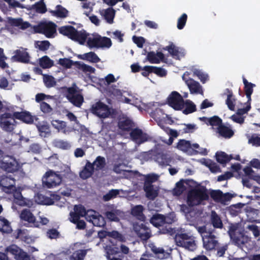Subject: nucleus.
Segmentation results:
<instances>
[{
    "label": "nucleus",
    "mask_w": 260,
    "mask_h": 260,
    "mask_svg": "<svg viewBox=\"0 0 260 260\" xmlns=\"http://www.w3.org/2000/svg\"><path fill=\"white\" fill-rule=\"evenodd\" d=\"M217 132L221 137L228 139L231 138L234 135V132L232 128L222 124L217 127Z\"/></svg>",
    "instance_id": "a878e982"
},
{
    "label": "nucleus",
    "mask_w": 260,
    "mask_h": 260,
    "mask_svg": "<svg viewBox=\"0 0 260 260\" xmlns=\"http://www.w3.org/2000/svg\"><path fill=\"white\" fill-rule=\"evenodd\" d=\"M158 179V176L155 174L147 175L145 179L144 186L153 185L152 183L155 182Z\"/></svg>",
    "instance_id": "e2e57ef3"
},
{
    "label": "nucleus",
    "mask_w": 260,
    "mask_h": 260,
    "mask_svg": "<svg viewBox=\"0 0 260 260\" xmlns=\"http://www.w3.org/2000/svg\"><path fill=\"white\" fill-rule=\"evenodd\" d=\"M59 34L67 37L71 40L84 45L88 34L84 29L78 31L72 25H65L58 28Z\"/></svg>",
    "instance_id": "f03ea898"
},
{
    "label": "nucleus",
    "mask_w": 260,
    "mask_h": 260,
    "mask_svg": "<svg viewBox=\"0 0 260 260\" xmlns=\"http://www.w3.org/2000/svg\"><path fill=\"white\" fill-rule=\"evenodd\" d=\"M38 48L43 51L48 50L50 47V43L48 41H38L37 42Z\"/></svg>",
    "instance_id": "774afa93"
},
{
    "label": "nucleus",
    "mask_w": 260,
    "mask_h": 260,
    "mask_svg": "<svg viewBox=\"0 0 260 260\" xmlns=\"http://www.w3.org/2000/svg\"><path fill=\"white\" fill-rule=\"evenodd\" d=\"M79 69L82 70L83 72L94 73L95 69L91 66L86 64L85 63H79Z\"/></svg>",
    "instance_id": "69168bd1"
},
{
    "label": "nucleus",
    "mask_w": 260,
    "mask_h": 260,
    "mask_svg": "<svg viewBox=\"0 0 260 260\" xmlns=\"http://www.w3.org/2000/svg\"><path fill=\"white\" fill-rule=\"evenodd\" d=\"M78 57L81 59L88 61L93 63H98L100 61V58L94 52H89L82 55H79Z\"/></svg>",
    "instance_id": "cd10ccee"
},
{
    "label": "nucleus",
    "mask_w": 260,
    "mask_h": 260,
    "mask_svg": "<svg viewBox=\"0 0 260 260\" xmlns=\"http://www.w3.org/2000/svg\"><path fill=\"white\" fill-rule=\"evenodd\" d=\"M229 234L235 244L238 246H241L248 243L250 238L245 235L243 232L238 231L235 226H231Z\"/></svg>",
    "instance_id": "1a4fd4ad"
},
{
    "label": "nucleus",
    "mask_w": 260,
    "mask_h": 260,
    "mask_svg": "<svg viewBox=\"0 0 260 260\" xmlns=\"http://www.w3.org/2000/svg\"><path fill=\"white\" fill-rule=\"evenodd\" d=\"M40 66L43 69H48L53 66V61L48 56H44L40 59Z\"/></svg>",
    "instance_id": "c03bdc74"
},
{
    "label": "nucleus",
    "mask_w": 260,
    "mask_h": 260,
    "mask_svg": "<svg viewBox=\"0 0 260 260\" xmlns=\"http://www.w3.org/2000/svg\"><path fill=\"white\" fill-rule=\"evenodd\" d=\"M12 59L16 62L27 63L29 61V55L25 50L17 49L15 51Z\"/></svg>",
    "instance_id": "aec40b11"
},
{
    "label": "nucleus",
    "mask_w": 260,
    "mask_h": 260,
    "mask_svg": "<svg viewBox=\"0 0 260 260\" xmlns=\"http://www.w3.org/2000/svg\"><path fill=\"white\" fill-rule=\"evenodd\" d=\"M133 229L137 236L142 240L147 241L151 236V230L145 224L136 223Z\"/></svg>",
    "instance_id": "2eb2a0df"
},
{
    "label": "nucleus",
    "mask_w": 260,
    "mask_h": 260,
    "mask_svg": "<svg viewBox=\"0 0 260 260\" xmlns=\"http://www.w3.org/2000/svg\"><path fill=\"white\" fill-rule=\"evenodd\" d=\"M119 193V191L117 189H111L107 193L103 196V199L105 201H109L112 199L117 197Z\"/></svg>",
    "instance_id": "13d9d810"
},
{
    "label": "nucleus",
    "mask_w": 260,
    "mask_h": 260,
    "mask_svg": "<svg viewBox=\"0 0 260 260\" xmlns=\"http://www.w3.org/2000/svg\"><path fill=\"white\" fill-rule=\"evenodd\" d=\"M209 199L207 189L205 187L200 188H193L190 190L187 197V203L188 206L193 207L202 203L204 201Z\"/></svg>",
    "instance_id": "7ed1b4c3"
},
{
    "label": "nucleus",
    "mask_w": 260,
    "mask_h": 260,
    "mask_svg": "<svg viewBox=\"0 0 260 260\" xmlns=\"http://www.w3.org/2000/svg\"><path fill=\"white\" fill-rule=\"evenodd\" d=\"M164 219L165 215L156 214L152 216L150 221L154 226L159 228L161 233L170 234L172 229L170 227L168 228L167 226H164Z\"/></svg>",
    "instance_id": "f8f14e48"
},
{
    "label": "nucleus",
    "mask_w": 260,
    "mask_h": 260,
    "mask_svg": "<svg viewBox=\"0 0 260 260\" xmlns=\"http://www.w3.org/2000/svg\"><path fill=\"white\" fill-rule=\"evenodd\" d=\"M57 25L53 22H41L34 27L37 33L44 35L48 38H53L56 35Z\"/></svg>",
    "instance_id": "39448f33"
},
{
    "label": "nucleus",
    "mask_w": 260,
    "mask_h": 260,
    "mask_svg": "<svg viewBox=\"0 0 260 260\" xmlns=\"http://www.w3.org/2000/svg\"><path fill=\"white\" fill-rule=\"evenodd\" d=\"M37 127L41 137H47L50 135V127L47 123L39 124L37 125Z\"/></svg>",
    "instance_id": "a19ab883"
},
{
    "label": "nucleus",
    "mask_w": 260,
    "mask_h": 260,
    "mask_svg": "<svg viewBox=\"0 0 260 260\" xmlns=\"http://www.w3.org/2000/svg\"><path fill=\"white\" fill-rule=\"evenodd\" d=\"M21 165L13 157L7 156L0 160V168L8 173L17 172Z\"/></svg>",
    "instance_id": "6e6552de"
},
{
    "label": "nucleus",
    "mask_w": 260,
    "mask_h": 260,
    "mask_svg": "<svg viewBox=\"0 0 260 260\" xmlns=\"http://www.w3.org/2000/svg\"><path fill=\"white\" fill-rule=\"evenodd\" d=\"M15 179L10 176L2 175L0 177V186L3 191L7 193H12L15 189Z\"/></svg>",
    "instance_id": "ddd939ff"
},
{
    "label": "nucleus",
    "mask_w": 260,
    "mask_h": 260,
    "mask_svg": "<svg viewBox=\"0 0 260 260\" xmlns=\"http://www.w3.org/2000/svg\"><path fill=\"white\" fill-rule=\"evenodd\" d=\"M50 12L53 16L60 18H65L68 14V11L60 5L56 6L55 10L51 11Z\"/></svg>",
    "instance_id": "473e14b6"
},
{
    "label": "nucleus",
    "mask_w": 260,
    "mask_h": 260,
    "mask_svg": "<svg viewBox=\"0 0 260 260\" xmlns=\"http://www.w3.org/2000/svg\"><path fill=\"white\" fill-rule=\"evenodd\" d=\"M91 112L101 118H106L114 114L115 110L110 108L106 104L99 101L93 104L90 108Z\"/></svg>",
    "instance_id": "423d86ee"
},
{
    "label": "nucleus",
    "mask_w": 260,
    "mask_h": 260,
    "mask_svg": "<svg viewBox=\"0 0 260 260\" xmlns=\"http://www.w3.org/2000/svg\"><path fill=\"white\" fill-rule=\"evenodd\" d=\"M43 81L46 86L48 88L53 87L56 84L55 78L51 75H45L43 77Z\"/></svg>",
    "instance_id": "603ef678"
},
{
    "label": "nucleus",
    "mask_w": 260,
    "mask_h": 260,
    "mask_svg": "<svg viewBox=\"0 0 260 260\" xmlns=\"http://www.w3.org/2000/svg\"><path fill=\"white\" fill-rule=\"evenodd\" d=\"M69 101L74 106L77 107H80L84 102V98L82 94L77 93L68 98Z\"/></svg>",
    "instance_id": "c9c22d12"
},
{
    "label": "nucleus",
    "mask_w": 260,
    "mask_h": 260,
    "mask_svg": "<svg viewBox=\"0 0 260 260\" xmlns=\"http://www.w3.org/2000/svg\"><path fill=\"white\" fill-rule=\"evenodd\" d=\"M146 59L151 63H159L160 61L166 62L167 60L161 52L155 53L153 51L148 52Z\"/></svg>",
    "instance_id": "dca6fc26"
},
{
    "label": "nucleus",
    "mask_w": 260,
    "mask_h": 260,
    "mask_svg": "<svg viewBox=\"0 0 260 260\" xmlns=\"http://www.w3.org/2000/svg\"><path fill=\"white\" fill-rule=\"evenodd\" d=\"M20 217L21 220L27 221L29 223H33L36 227H39V224L36 221V217L28 209L22 210L20 214Z\"/></svg>",
    "instance_id": "a211bd4d"
},
{
    "label": "nucleus",
    "mask_w": 260,
    "mask_h": 260,
    "mask_svg": "<svg viewBox=\"0 0 260 260\" xmlns=\"http://www.w3.org/2000/svg\"><path fill=\"white\" fill-rule=\"evenodd\" d=\"M143 189L148 200L153 201L158 196L159 189L158 187H154L153 185L144 186Z\"/></svg>",
    "instance_id": "4be33fe9"
},
{
    "label": "nucleus",
    "mask_w": 260,
    "mask_h": 260,
    "mask_svg": "<svg viewBox=\"0 0 260 260\" xmlns=\"http://www.w3.org/2000/svg\"><path fill=\"white\" fill-rule=\"evenodd\" d=\"M224 94H227V99L226 100V104L228 106L229 109L231 111H235L234 102L235 100L233 99V93L231 90L229 88H226L225 90Z\"/></svg>",
    "instance_id": "72a5a7b5"
},
{
    "label": "nucleus",
    "mask_w": 260,
    "mask_h": 260,
    "mask_svg": "<svg viewBox=\"0 0 260 260\" xmlns=\"http://www.w3.org/2000/svg\"><path fill=\"white\" fill-rule=\"evenodd\" d=\"M13 114L9 113L3 114L0 118V125L5 131L11 132L14 129V126L16 122Z\"/></svg>",
    "instance_id": "4468645a"
},
{
    "label": "nucleus",
    "mask_w": 260,
    "mask_h": 260,
    "mask_svg": "<svg viewBox=\"0 0 260 260\" xmlns=\"http://www.w3.org/2000/svg\"><path fill=\"white\" fill-rule=\"evenodd\" d=\"M109 237L112 238L120 242L125 241L124 236L117 231L113 230L111 232H109Z\"/></svg>",
    "instance_id": "5fc2aeb1"
},
{
    "label": "nucleus",
    "mask_w": 260,
    "mask_h": 260,
    "mask_svg": "<svg viewBox=\"0 0 260 260\" xmlns=\"http://www.w3.org/2000/svg\"><path fill=\"white\" fill-rule=\"evenodd\" d=\"M177 148L180 150L186 152L191 148V144L189 141L184 139L180 140L177 143Z\"/></svg>",
    "instance_id": "49530a36"
},
{
    "label": "nucleus",
    "mask_w": 260,
    "mask_h": 260,
    "mask_svg": "<svg viewBox=\"0 0 260 260\" xmlns=\"http://www.w3.org/2000/svg\"><path fill=\"white\" fill-rule=\"evenodd\" d=\"M237 196V194L235 193H231L230 192L223 193L222 192V198L221 204L226 205V202L230 201L233 198Z\"/></svg>",
    "instance_id": "680f3d73"
},
{
    "label": "nucleus",
    "mask_w": 260,
    "mask_h": 260,
    "mask_svg": "<svg viewBox=\"0 0 260 260\" xmlns=\"http://www.w3.org/2000/svg\"><path fill=\"white\" fill-rule=\"evenodd\" d=\"M90 221L94 226L104 227L106 224L105 218L101 215H92L91 217Z\"/></svg>",
    "instance_id": "ea45409f"
},
{
    "label": "nucleus",
    "mask_w": 260,
    "mask_h": 260,
    "mask_svg": "<svg viewBox=\"0 0 260 260\" xmlns=\"http://www.w3.org/2000/svg\"><path fill=\"white\" fill-rule=\"evenodd\" d=\"M101 14L108 23H113L115 14V11L113 8H109L104 10Z\"/></svg>",
    "instance_id": "c756f323"
},
{
    "label": "nucleus",
    "mask_w": 260,
    "mask_h": 260,
    "mask_svg": "<svg viewBox=\"0 0 260 260\" xmlns=\"http://www.w3.org/2000/svg\"><path fill=\"white\" fill-rule=\"evenodd\" d=\"M185 109L183 110V113L187 115L192 113L197 110L196 106L190 100H186L184 102Z\"/></svg>",
    "instance_id": "79ce46f5"
},
{
    "label": "nucleus",
    "mask_w": 260,
    "mask_h": 260,
    "mask_svg": "<svg viewBox=\"0 0 260 260\" xmlns=\"http://www.w3.org/2000/svg\"><path fill=\"white\" fill-rule=\"evenodd\" d=\"M86 254L84 250H77L70 256V260H83Z\"/></svg>",
    "instance_id": "3c124183"
},
{
    "label": "nucleus",
    "mask_w": 260,
    "mask_h": 260,
    "mask_svg": "<svg viewBox=\"0 0 260 260\" xmlns=\"http://www.w3.org/2000/svg\"><path fill=\"white\" fill-rule=\"evenodd\" d=\"M94 167L89 160H87L85 166L79 173V176L82 179H86L90 178L94 173Z\"/></svg>",
    "instance_id": "412c9836"
},
{
    "label": "nucleus",
    "mask_w": 260,
    "mask_h": 260,
    "mask_svg": "<svg viewBox=\"0 0 260 260\" xmlns=\"http://www.w3.org/2000/svg\"><path fill=\"white\" fill-rule=\"evenodd\" d=\"M0 231L6 233H10L12 231L9 221L2 216H0Z\"/></svg>",
    "instance_id": "58836bf2"
},
{
    "label": "nucleus",
    "mask_w": 260,
    "mask_h": 260,
    "mask_svg": "<svg viewBox=\"0 0 260 260\" xmlns=\"http://www.w3.org/2000/svg\"><path fill=\"white\" fill-rule=\"evenodd\" d=\"M243 82L244 85V91L247 98L248 99V102H250L251 101V95L253 91V87L255 86L254 84L251 82H248V81L243 77Z\"/></svg>",
    "instance_id": "c85d7f7f"
},
{
    "label": "nucleus",
    "mask_w": 260,
    "mask_h": 260,
    "mask_svg": "<svg viewBox=\"0 0 260 260\" xmlns=\"http://www.w3.org/2000/svg\"><path fill=\"white\" fill-rule=\"evenodd\" d=\"M188 83L187 85L189 89L190 93H200L202 87L200 83L196 81L193 79L188 81Z\"/></svg>",
    "instance_id": "4c0bfd02"
},
{
    "label": "nucleus",
    "mask_w": 260,
    "mask_h": 260,
    "mask_svg": "<svg viewBox=\"0 0 260 260\" xmlns=\"http://www.w3.org/2000/svg\"><path fill=\"white\" fill-rule=\"evenodd\" d=\"M174 239L178 246L182 247L190 251H193L197 249L194 238L186 233L177 234Z\"/></svg>",
    "instance_id": "20e7f679"
},
{
    "label": "nucleus",
    "mask_w": 260,
    "mask_h": 260,
    "mask_svg": "<svg viewBox=\"0 0 260 260\" xmlns=\"http://www.w3.org/2000/svg\"><path fill=\"white\" fill-rule=\"evenodd\" d=\"M52 144L54 147L63 150H68L71 147V145L69 142L60 139L54 140Z\"/></svg>",
    "instance_id": "e433bc0d"
},
{
    "label": "nucleus",
    "mask_w": 260,
    "mask_h": 260,
    "mask_svg": "<svg viewBox=\"0 0 260 260\" xmlns=\"http://www.w3.org/2000/svg\"><path fill=\"white\" fill-rule=\"evenodd\" d=\"M217 161L221 164L225 165L230 161L233 157L232 155H229L224 152H217L215 154Z\"/></svg>",
    "instance_id": "7c9ffc66"
},
{
    "label": "nucleus",
    "mask_w": 260,
    "mask_h": 260,
    "mask_svg": "<svg viewBox=\"0 0 260 260\" xmlns=\"http://www.w3.org/2000/svg\"><path fill=\"white\" fill-rule=\"evenodd\" d=\"M91 164H93L94 167H95L94 170L96 171L102 170L106 165V159L103 156H98Z\"/></svg>",
    "instance_id": "f704fd0d"
},
{
    "label": "nucleus",
    "mask_w": 260,
    "mask_h": 260,
    "mask_svg": "<svg viewBox=\"0 0 260 260\" xmlns=\"http://www.w3.org/2000/svg\"><path fill=\"white\" fill-rule=\"evenodd\" d=\"M100 42L99 36L97 37L88 38L87 41L88 46L90 48H99V43Z\"/></svg>",
    "instance_id": "bf43d9fd"
},
{
    "label": "nucleus",
    "mask_w": 260,
    "mask_h": 260,
    "mask_svg": "<svg viewBox=\"0 0 260 260\" xmlns=\"http://www.w3.org/2000/svg\"><path fill=\"white\" fill-rule=\"evenodd\" d=\"M62 178L52 170L45 173L42 178L43 186L47 188H52L59 186L62 182Z\"/></svg>",
    "instance_id": "0eeeda50"
},
{
    "label": "nucleus",
    "mask_w": 260,
    "mask_h": 260,
    "mask_svg": "<svg viewBox=\"0 0 260 260\" xmlns=\"http://www.w3.org/2000/svg\"><path fill=\"white\" fill-rule=\"evenodd\" d=\"M222 191L220 190H212L210 192L211 198L216 202L221 203Z\"/></svg>",
    "instance_id": "864d4df0"
},
{
    "label": "nucleus",
    "mask_w": 260,
    "mask_h": 260,
    "mask_svg": "<svg viewBox=\"0 0 260 260\" xmlns=\"http://www.w3.org/2000/svg\"><path fill=\"white\" fill-rule=\"evenodd\" d=\"M13 117L27 124H31L34 122V117L28 111L15 112Z\"/></svg>",
    "instance_id": "6ab92c4d"
},
{
    "label": "nucleus",
    "mask_w": 260,
    "mask_h": 260,
    "mask_svg": "<svg viewBox=\"0 0 260 260\" xmlns=\"http://www.w3.org/2000/svg\"><path fill=\"white\" fill-rule=\"evenodd\" d=\"M193 75L197 76L203 83H205L208 80V76L204 74L202 71L199 69H195L193 71Z\"/></svg>",
    "instance_id": "4d7b16f0"
},
{
    "label": "nucleus",
    "mask_w": 260,
    "mask_h": 260,
    "mask_svg": "<svg viewBox=\"0 0 260 260\" xmlns=\"http://www.w3.org/2000/svg\"><path fill=\"white\" fill-rule=\"evenodd\" d=\"M40 109L41 111L45 114L50 113L53 110L52 108L45 102H42L40 103Z\"/></svg>",
    "instance_id": "338daca9"
},
{
    "label": "nucleus",
    "mask_w": 260,
    "mask_h": 260,
    "mask_svg": "<svg viewBox=\"0 0 260 260\" xmlns=\"http://www.w3.org/2000/svg\"><path fill=\"white\" fill-rule=\"evenodd\" d=\"M198 232L201 234L203 244V247L207 251L216 250L219 248L220 243L218 237L214 235V229H208L206 226H199Z\"/></svg>",
    "instance_id": "f257e3e1"
},
{
    "label": "nucleus",
    "mask_w": 260,
    "mask_h": 260,
    "mask_svg": "<svg viewBox=\"0 0 260 260\" xmlns=\"http://www.w3.org/2000/svg\"><path fill=\"white\" fill-rule=\"evenodd\" d=\"M163 50L168 51L171 56L177 59H180V55L181 56L184 55L183 53L179 51V48L176 47L173 43H171L169 46L163 48Z\"/></svg>",
    "instance_id": "393cba45"
},
{
    "label": "nucleus",
    "mask_w": 260,
    "mask_h": 260,
    "mask_svg": "<svg viewBox=\"0 0 260 260\" xmlns=\"http://www.w3.org/2000/svg\"><path fill=\"white\" fill-rule=\"evenodd\" d=\"M211 223L215 229H222L223 223L220 216L214 211L211 212Z\"/></svg>",
    "instance_id": "bb28decb"
},
{
    "label": "nucleus",
    "mask_w": 260,
    "mask_h": 260,
    "mask_svg": "<svg viewBox=\"0 0 260 260\" xmlns=\"http://www.w3.org/2000/svg\"><path fill=\"white\" fill-rule=\"evenodd\" d=\"M32 8L39 13L43 14L47 11L46 6L43 0L36 3L32 5Z\"/></svg>",
    "instance_id": "a18cd8bd"
},
{
    "label": "nucleus",
    "mask_w": 260,
    "mask_h": 260,
    "mask_svg": "<svg viewBox=\"0 0 260 260\" xmlns=\"http://www.w3.org/2000/svg\"><path fill=\"white\" fill-rule=\"evenodd\" d=\"M207 119L206 123L211 126H218L222 124V119L217 116H214L212 117L207 118L203 117Z\"/></svg>",
    "instance_id": "09e8293b"
},
{
    "label": "nucleus",
    "mask_w": 260,
    "mask_h": 260,
    "mask_svg": "<svg viewBox=\"0 0 260 260\" xmlns=\"http://www.w3.org/2000/svg\"><path fill=\"white\" fill-rule=\"evenodd\" d=\"M58 63L62 66L63 67H64L67 69H70L71 68L73 64V61L72 60L67 58H60L58 60Z\"/></svg>",
    "instance_id": "0e129e2a"
},
{
    "label": "nucleus",
    "mask_w": 260,
    "mask_h": 260,
    "mask_svg": "<svg viewBox=\"0 0 260 260\" xmlns=\"http://www.w3.org/2000/svg\"><path fill=\"white\" fill-rule=\"evenodd\" d=\"M52 126L57 129L58 131H65L67 126L66 122L63 121L58 120H53L51 121Z\"/></svg>",
    "instance_id": "8fccbe9b"
},
{
    "label": "nucleus",
    "mask_w": 260,
    "mask_h": 260,
    "mask_svg": "<svg viewBox=\"0 0 260 260\" xmlns=\"http://www.w3.org/2000/svg\"><path fill=\"white\" fill-rule=\"evenodd\" d=\"M183 181L184 179H181L176 183L175 187L173 189L174 196H180L186 190V187L183 183Z\"/></svg>",
    "instance_id": "2f4dec72"
},
{
    "label": "nucleus",
    "mask_w": 260,
    "mask_h": 260,
    "mask_svg": "<svg viewBox=\"0 0 260 260\" xmlns=\"http://www.w3.org/2000/svg\"><path fill=\"white\" fill-rule=\"evenodd\" d=\"M119 129L123 132H129L134 126L133 121L128 118L120 119L117 123Z\"/></svg>",
    "instance_id": "5701e85b"
},
{
    "label": "nucleus",
    "mask_w": 260,
    "mask_h": 260,
    "mask_svg": "<svg viewBox=\"0 0 260 260\" xmlns=\"http://www.w3.org/2000/svg\"><path fill=\"white\" fill-rule=\"evenodd\" d=\"M144 210V208L142 205H136L132 208L131 214L138 220L144 221L146 219V217L143 214Z\"/></svg>",
    "instance_id": "b1692460"
},
{
    "label": "nucleus",
    "mask_w": 260,
    "mask_h": 260,
    "mask_svg": "<svg viewBox=\"0 0 260 260\" xmlns=\"http://www.w3.org/2000/svg\"><path fill=\"white\" fill-rule=\"evenodd\" d=\"M120 214V211L118 210H113L106 212L105 215L108 219L112 221L117 222L119 220L118 216Z\"/></svg>",
    "instance_id": "37998d69"
},
{
    "label": "nucleus",
    "mask_w": 260,
    "mask_h": 260,
    "mask_svg": "<svg viewBox=\"0 0 260 260\" xmlns=\"http://www.w3.org/2000/svg\"><path fill=\"white\" fill-rule=\"evenodd\" d=\"M187 19V15L185 13H183L178 18L177 20V28L179 29H182L184 28Z\"/></svg>",
    "instance_id": "052dcab7"
},
{
    "label": "nucleus",
    "mask_w": 260,
    "mask_h": 260,
    "mask_svg": "<svg viewBox=\"0 0 260 260\" xmlns=\"http://www.w3.org/2000/svg\"><path fill=\"white\" fill-rule=\"evenodd\" d=\"M151 251L161 259L164 258L166 254L165 250L162 248L157 247L155 246H153L151 247Z\"/></svg>",
    "instance_id": "6e6d98bb"
},
{
    "label": "nucleus",
    "mask_w": 260,
    "mask_h": 260,
    "mask_svg": "<svg viewBox=\"0 0 260 260\" xmlns=\"http://www.w3.org/2000/svg\"><path fill=\"white\" fill-rule=\"evenodd\" d=\"M99 48H109L112 45V41L109 38L106 37H102L99 36Z\"/></svg>",
    "instance_id": "de8ad7c7"
},
{
    "label": "nucleus",
    "mask_w": 260,
    "mask_h": 260,
    "mask_svg": "<svg viewBox=\"0 0 260 260\" xmlns=\"http://www.w3.org/2000/svg\"><path fill=\"white\" fill-rule=\"evenodd\" d=\"M130 136L133 141H138L139 144H142L148 140L147 134L144 133L142 129L138 128L132 129Z\"/></svg>",
    "instance_id": "f3484780"
},
{
    "label": "nucleus",
    "mask_w": 260,
    "mask_h": 260,
    "mask_svg": "<svg viewBox=\"0 0 260 260\" xmlns=\"http://www.w3.org/2000/svg\"><path fill=\"white\" fill-rule=\"evenodd\" d=\"M5 252L11 254L16 260H31L30 255L15 244L7 247Z\"/></svg>",
    "instance_id": "9d476101"
},
{
    "label": "nucleus",
    "mask_w": 260,
    "mask_h": 260,
    "mask_svg": "<svg viewBox=\"0 0 260 260\" xmlns=\"http://www.w3.org/2000/svg\"><path fill=\"white\" fill-rule=\"evenodd\" d=\"M168 105L176 110H181L184 106V101L181 95L177 91L171 92L167 99Z\"/></svg>",
    "instance_id": "9b49d317"
}]
</instances>
